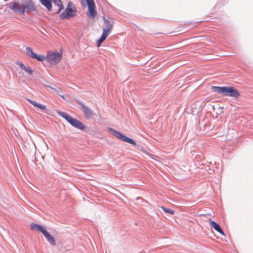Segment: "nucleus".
<instances>
[{
  "instance_id": "f257e3e1",
  "label": "nucleus",
  "mask_w": 253,
  "mask_h": 253,
  "mask_svg": "<svg viewBox=\"0 0 253 253\" xmlns=\"http://www.w3.org/2000/svg\"><path fill=\"white\" fill-rule=\"evenodd\" d=\"M9 8L14 12H19L21 14L25 13L26 11L35 10V5L32 0H28L26 3L22 5L19 4L14 2H11L7 3Z\"/></svg>"
},
{
  "instance_id": "f03ea898",
  "label": "nucleus",
  "mask_w": 253,
  "mask_h": 253,
  "mask_svg": "<svg viewBox=\"0 0 253 253\" xmlns=\"http://www.w3.org/2000/svg\"><path fill=\"white\" fill-rule=\"evenodd\" d=\"M211 88L214 92L221 93L224 96L238 98L240 95L238 90L233 86H211Z\"/></svg>"
},
{
  "instance_id": "7ed1b4c3",
  "label": "nucleus",
  "mask_w": 253,
  "mask_h": 253,
  "mask_svg": "<svg viewBox=\"0 0 253 253\" xmlns=\"http://www.w3.org/2000/svg\"><path fill=\"white\" fill-rule=\"evenodd\" d=\"M57 113L73 127L80 130H83L85 128V126L80 121L72 117L68 113L61 111H58Z\"/></svg>"
},
{
  "instance_id": "20e7f679",
  "label": "nucleus",
  "mask_w": 253,
  "mask_h": 253,
  "mask_svg": "<svg viewBox=\"0 0 253 253\" xmlns=\"http://www.w3.org/2000/svg\"><path fill=\"white\" fill-rule=\"evenodd\" d=\"M30 227L33 230H36L41 232L51 245L55 246L56 245V242L54 238L45 229L43 226L34 223H32L30 225Z\"/></svg>"
},
{
  "instance_id": "39448f33",
  "label": "nucleus",
  "mask_w": 253,
  "mask_h": 253,
  "mask_svg": "<svg viewBox=\"0 0 253 253\" xmlns=\"http://www.w3.org/2000/svg\"><path fill=\"white\" fill-rule=\"evenodd\" d=\"M76 12L75 6L71 1H69L65 10L60 14V18L63 20L72 18L76 15Z\"/></svg>"
},
{
  "instance_id": "423d86ee",
  "label": "nucleus",
  "mask_w": 253,
  "mask_h": 253,
  "mask_svg": "<svg viewBox=\"0 0 253 253\" xmlns=\"http://www.w3.org/2000/svg\"><path fill=\"white\" fill-rule=\"evenodd\" d=\"M108 129L110 131L112 132V134L114 136L119 139L120 140L127 142L128 143L132 144L133 145H136L135 142L132 139L126 137L124 134L122 133L120 131L116 130L111 127H109Z\"/></svg>"
},
{
  "instance_id": "0eeeda50",
  "label": "nucleus",
  "mask_w": 253,
  "mask_h": 253,
  "mask_svg": "<svg viewBox=\"0 0 253 253\" xmlns=\"http://www.w3.org/2000/svg\"><path fill=\"white\" fill-rule=\"evenodd\" d=\"M61 54L57 52L48 53L46 56V59L51 65H56L58 64L61 61Z\"/></svg>"
},
{
  "instance_id": "6e6552de",
  "label": "nucleus",
  "mask_w": 253,
  "mask_h": 253,
  "mask_svg": "<svg viewBox=\"0 0 253 253\" xmlns=\"http://www.w3.org/2000/svg\"><path fill=\"white\" fill-rule=\"evenodd\" d=\"M78 104L80 105V109L82 111L85 118L89 119L92 118L93 113L92 111L87 106H85L83 102L78 100Z\"/></svg>"
},
{
  "instance_id": "1a4fd4ad",
  "label": "nucleus",
  "mask_w": 253,
  "mask_h": 253,
  "mask_svg": "<svg viewBox=\"0 0 253 253\" xmlns=\"http://www.w3.org/2000/svg\"><path fill=\"white\" fill-rule=\"evenodd\" d=\"M88 6V12L89 13V17L91 18H94L97 12L95 10V4L93 0H88L86 2Z\"/></svg>"
},
{
  "instance_id": "9d476101",
  "label": "nucleus",
  "mask_w": 253,
  "mask_h": 253,
  "mask_svg": "<svg viewBox=\"0 0 253 253\" xmlns=\"http://www.w3.org/2000/svg\"><path fill=\"white\" fill-rule=\"evenodd\" d=\"M210 225L217 232L219 233L221 235H225L224 231L220 227V225L215 221L213 220L210 221Z\"/></svg>"
},
{
  "instance_id": "9b49d317",
  "label": "nucleus",
  "mask_w": 253,
  "mask_h": 253,
  "mask_svg": "<svg viewBox=\"0 0 253 253\" xmlns=\"http://www.w3.org/2000/svg\"><path fill=\"white\" fill-rule=\"evenodd\" d=\"M103 20L104 21L106 28L103 30H105L108 32H110L111 29L113 28V21L112 20H110L108 18H106L105 17H103Z\"/></svg>"
},
{
  "instance_id": "f8f14e48",
  "label": "nucleus",
  "mask_w": 253,
  "mask_h": 253,
  "mask_svg": "<svg viewBox=\"0 0 253 253\" xmlns=\"http://www.w3.org/2000/svg\"><path fill=\"white\" fill-rule=\"evenodd\" d=\"M109 32H108L105 30H103V32L101 37L97 41V46L98 47L100 46L101 43H102L104 41H105V40L107 38V36L109 34Z\"/></svg>"
},
{
  "instance_id": "ddd939ff",
  "label": "nucleus",
  "mask_w": 253,
  "mask_h": 253,
  "mask_svg": "<svg viewBox=\"0 0 253 253\" xmlns=\"http://www.w3.org/2000/svg\"><path fill=\"white\" fill-rule=\"evenodd\" d=\"M42 4L45 7L48 11L52 9V0H39Z\"/></svg>"
},
{
  "instance_id": "4468645a",
  "label": "nucleus",
  "mask_w": 253,
  "mask_h": 253,
  "mask_svg": "<svg viewBox=\"0 0 253 253\" xmlns=\"http://www.w3.org/2000/svg\"><path fill=\"white\" fill-rule=\"evenodd\" d=\"M53 4L59 7L58 9L56 11V13H59L64 8L63 3L61 0H52Z\"/></svg>"
},
{
  "instance_id": "2eb2a0df",
  "label": "nucleus",
  "mask_w": 253,
  "mask_h": 253,
  "mask_svg": "<svg viewBox=\"0 0 253 253\" xmlns=\"http://www.w3.org/2000/svg\"><path fill=\"white\" fill-rule=\"evenodd\" d=\"M26 54L28 56L32 58H34L37 54V53H35L33 51V50H32V49L30 47H27L26 48Z\"/></svg>"
},
{
  "instance_id": "dca6fc26",
  "label": "nucleus",
  "mask_w": 253,
  "mask_h": 253,
  "mask_svg": "<svg viewBox=\"0 0 253 253\" xmlns=\"http://www.w3.org/2000/svg\"><path fill=\"white\" fill-rule=\"evenodd\" d=\"M51 88L52 90H54L57 93V94H58L61 97H62L63 99L65 98V96H64V95H63V94L61 93L62 90L59 87L54 88V87H51Z\"/></svg>"
},
{
  "instance_id": "f3484780",
  "label": "nucleus",
  "mask_w": 253,
  "mask_h": 253,
  "mask_svg": "<svg viewBox=\"0 0 253 253\" xmlns=\"http://www.w3.org/2000/svg\"><path fill=\"white\" fill-rule=\"evenodd\" d=\"M34 59H37L39 61H43L46 59V57L43 55L36 54Z\"/></svg>"
},
{
  "instance_id": "a211bd4d",
  "label": "nucleus",
  "mask_w": 253,
  "mask_h": 253,
  "mask_svg": "<svg viewBox=\"0 0 253 253\" xmlns=\"http://www.w3.org/2000/svg\"><path fill=\"white\" fill-rule=\"evenodd\" d=\"M162 208L163 210V211L165 212H166V213H169V214H174V211L173 210H172L171 209H170L167 208H165L164 207H162Z\"/></svg>"
},
{
  "instance_id": "6ab92c4d",
  "label": "nucleus",
  "mask_w": 253,
  "mask_h": 253,
  "mask_svg": "<svg viewBox=\"0 0 253 253\" xmlns=\"http://www.w3.org/2000/svg\"><path fill=\"white\" fill-rule=\"evenodd\" d=\"M23 70L30 75H32L33 73V70L29 66H25Z\"/></svg>"
},
{
  "instance_id": "aec40b11",
  "label": "nucleus",
  "mask_w": 253,
  "mask_h": 253,
  "mask_svg": "<svg viewBox=\"0 0 253 253\" xmlns=\"http://www.w3.org/2000/svg\"><path fill=\"white\" fill-rule=\"evenodd\" d=\"M135 146L137 147V149L138 150L142 151L143 152L147 154V151L145 150L144 148L142 146L138 145H137L136 144Z\"/></svg>"
},
{
  "instance_id": "412c9836",
  "label": "nucleus",
  "mask_w": 253,
  "mask_h": 253,
  "mask_svg": "<svg viewBox=\"0 0 253 253\" xmlns=\"http://www.w3.org/2000/svg\"><path fill=\"white\" fill-rule=\"evenodd\" d=\"M37 107L41 109L42 110H46V106L44 105H42L41 104L39 103L38 105V106Z\"/></svg>"
},
{
  "instance_id": "4be33fe9",
  "label": "nucleus",
  "mask_w": 253,
  "mask_h": 253,
  "mask_svg": "<svg viewBox=\"0 0 253 253\" xmlns=\"http://www.w3.org/2000/svg\"><path fill=\"white\" fill-rule=\"evenodd\" d=\"M29 102H30L34 106L36 107L38 106L39 103H37L35 101L32 100L31 99H28Z\"/></svg>"
},
{
  "instance_id": "5701e85b",
  "label": "nucleus",
  "mask_w": 253,
  "mask_h": 253,
  "mask_svg": "<svg viewBox=\"0 0 253 253\" xmlns=\"http://www.w3.org/2000/svg\"><path fill=\"white\" fill-rule=\"evenodd\" d=\"M16 64L17 65H18V66H19V67L22 69H24V67L26 66H25V65L22 63H20L18 61H17Z\"/></svg>"
},
{
  "instance_id": "b1692460",
  "label": "nucleus",
  "mask_w": 253,
  "mask_h": 253,
  "mask_svg": "<svg viewBox=\"0 0 253 253\" xmlns=\"http://www.w3.org/2000/svg\"><path fill=\"white\" fill-rule=\"evenodd\" d=\"M85 0V1H86V2H87V1L88 0Z\"/></svg>"
}]
</instances>
